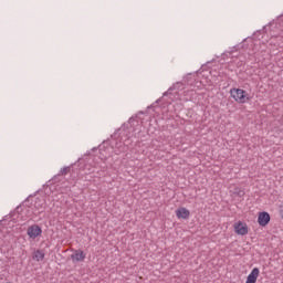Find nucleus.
<instances>
[{
  "label": "nucleus",
  "mask_w": 283,
  "mask_h": 283,
  "mask_svg": "<svg viewBox=\"0 0 283 283\" xmlns=\"http://www.w3.org/2000/svg\"><path fill=\"white\" fill-rule=\"evenodd\" d=\"M230 96L234 98L237 103H248L249 101V93L242 88H232L230 90Z\"/></svg>",
  "instance_id": "obj_1"
},
{
  "label": "nucleus",
  "mask_w": 283,
  "mask_h": 283,
  "mask_svg": "<svg viewBox=\"0 0 283 283\" xmlns=\"http://www.w3.org/2000/svg\"><path fill=\"white\" fill-rule=\"evenodd\" d=\"M176 216L179 220H187L191 212L187 208H179L176 210Z\"/></svg>",
  "instance_id": "obj_6"
},
{
  "label": "nucleus",
  "mask_w": 283,
  "mask_h": 283,
  "mask_svg": "<svg viewBox=\"0 0 283 283\" xmlns=\"http://www.w3.org/2000/svg\"><path fill=\"white\" fill-rule=\"evenodd\" d=\"M70 174V167L61 168L59 176H67Z\"/></svg>",
  "instance_id": "obj_10"
},
{
  "label": "nucleus",
  "mask_w": 283,
  "mask_h": 283,
  "mask_svg": "<svg viewBox=\"0 0 283 283\" xmlns=\"http://www.w3.org/2000/svg\"><path fill=\"white\" fill-rule=\"evenodd\" d=\"M34 207L36 210H39V213H42V211L45 210V200L36 198Z\"/></svg>",
  "instance_id": "obj_8"
},
{
  "label": "nucleus",
  "mask_w": 283,
  "mask_h": 283,
  "mask_svg": "<svg viewBox=\"0 0 283 283\" xmlns=\"http://www.w3.org/2000/svg\"><path fill=\"white\" fill-rule=\"evenodd\" d=\"M260 277V269L254 268L251 273L248 275L245 283H255Z\"/></svg>",
  "instance_id": "obj_5"
},
{
  "label": "nucleus",
  "mask_w": 283,
  "mask_h": 283,
  "mask_svg": "<svg viewBox=\"0 0 283 283\" xmlns=\"http://www.w3.org/2000/svg\"><path fill=\"white\" fill-rule=\"evenodd\" d=\"M234 231L238 235H247V233H249V228L247 227V224L242 223V221H239L234 226Z\"/></svg>",
  "instance_id": "obj_4"
},
{
  "label": "nucleus",
  "mask_w": 283,
  "mask_h": 283,
  "mask_svg": "<svg viewBox=\"0 0 283 283\" xmlns=\"http://www.w3.org/2000/svg\"><path fill=\"white\" fill-rule=\"evenodd\" d=\"M269 222H271V214H269V212L263 211L259 213L258 223L260 224V227H266Z\"/></svg>",
  "instance_id": "obj_3"
},
{
  "label": "nucleus",
  "mask_w": 283,
  "mask_h": 283,
  "mask_svg": "<svg viewBox=\"0 0 283 283\" xmlns=\"http://www.w3.org/2000/svg\"><path fill=\"white\" fill-rule=\"evenodd\" d=\"M239 196H244V191L240 190Z\"/></svg>",
  "instance_id": "obj_12"
},
{
  "label": "nucleus",
  "mask_w": 283,
  "mask_h": 283,
  "mask_svg": "<svg viewBox=\"0 0 283 283\" xmlns=\"http://www.w3.org/2000/svg\"><path fill=\"white\" fill-rule=\"evenodd\" d=\"M33 258H34V260H36V262H42V260L45 259V253H43V251H41V250H38L34 252Z\"/></svg>",
  "instance_id": "obj_9"
},
{
  "label": "nucleus",
  "mask_w": 283,
  "mask_h": 283,
  "mask_svg": "<svg viewBox=\"0 0 283 283\" xmlns=\"http://www.w3.org/2000/svg\"><path fill=\"white\" fill-rule=\"evenodd\" d=\"M41 233H43V230L41 229V227H39V224H32L27 230V235H29L31 240H36V238H39Z\"/></svg>",
  "instance_id": "obj_2"
},
{
  "label": "nucleus",
  "mask_w": 283,
  "mask_h": 283,
  "mask_svg": "<svg viewBox=\"0 0 283 283\" xmlns=\"http://www.w3.org/2000/svg\"><path fill=\"white\" fill-rule=\"evenodd\" d=\"M124 145H125L126 147H129V145H132V142H129V139H125V140H124Z\"/></svg>",
  "instance_id": "obj_11"
},
{
  "label": "nucleus",
  "mask_w": 283,
  "mask_h": 283,
  "mask_svg": "<svg viewBox=\"0 0 283 283\" xmlns=\"http://www.w3.org/2000/svg\"><path fill=\"white\" fill-rule=\"evenodd\" d=\"M71 260L73 262H83L85 260V253L83 250H76L72 255Z\"/></svg>",
  "instance_id": "obj_7"
}]
</instances>
